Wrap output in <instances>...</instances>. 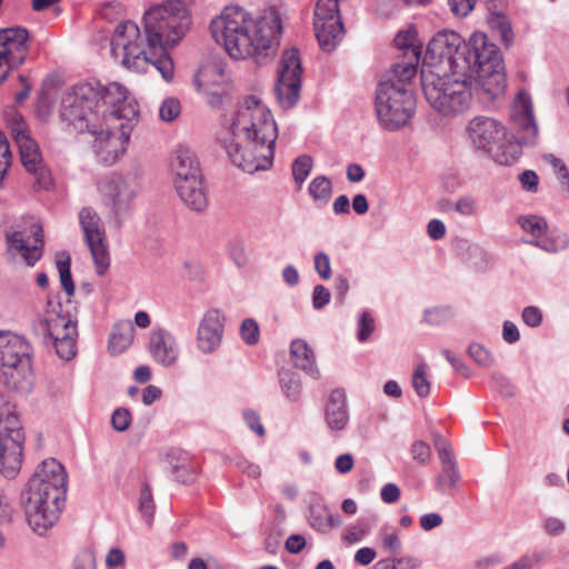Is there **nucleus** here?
I'll return each mask as SVG.
<instances>
[{
	"label": "nucleus",
	"mask_w": 569,
	"mask_h": 569,
	"mask_svg": "<svg viewBox=\"0 0 569 569\" xmlns=\"http://www.w3.org/2000/svg\"><path fill=\"white\" fill-rule=\"evenodd\" d=\"M224 316L218 309H209L202 316L197 330V348L203 355L214 353L221 346Z\"/></svg>",
	"instance_id": "obj_22"
},
{
	"label": "nucleus",
	"mask_w": 569,
	"mask_h": 569,
	"mask_svg": "<svg viewBox=\"0 0 569 569\" xmlns=\"http://www.w3.org/2000/svg\"><path fill=\"white\" fill-rule=\"evenodd\" d=\"M375 319L369 311H363L359 316L357 325V339L360 342H366L371 333L375 331Z\"/></svg>",
	"instance_id": "obj_46"
},
{
	"label": "nucleus",
	"mask_w": 569,
	"mask_h": 569,
	"mask_svg": "<svg viewBox=\"0 0 569 569\" xmlns=\"http://www.w3.org/2000/svg\"><path fill=\"white\" fill-rule=\"evenodd\" d=\"M99 192L104 204L120 219L129 213L139 193V186L133 177L111 174L99 183Z\"/></svg>",
	"instance_id": "obj_15"
},
{
	"label": "nucleus",
	"mask_w": 569,
	"mask_h": 569,
	"mask_svg": "<svg viewBox=\"0 0 569 569\" xmlns=\"http://www.w3.org/2000/svg\"><path fill=\"white\" fill-rule=\"evenodd\" d=\"M315 270L323 280H328L331 274L330 258L326 252H317L313 258Z\"/></svg>",
	"instance_id": "obj_52"
},
{
	"label": "nucleus",
	"mask_w": 569,
	"mask_h": 569,
	"mask_svg": "<svg viewBox=\"0 0 569 569\" xmlns=\"http://www.w3.org/2000/svg\"><path fill=\"white\" fill-rule=\"evenodd\" d=\"M148 349L153 361L162 367H172L178 361L179 347L177 339L164 328L154 327L150 331Z\"/></svg>",
	"instance_id": "obj_23"
},
{
	"label": "nucleus",
	"mask_w": 569,
	"mask_h": 569,
	"mask_svg": "<svg viewBox=\"0 0 569 569\" xmlns=\"http://www.w3.org/2000/svg\"><path fill=\"white\" fill-rule=\"evenodd\" d=\"M181 111L180 101L176 98H167L162 101L159 116L163 121H172L174 120Z\"/></svg>",
	"instance_id": "obj_49"
},
{
	"label": "nucleus",
	"mask_w": 569,
	"mask_h": 569,
	"mask_svg": "<svg viewBox=\"0 0 569 569\" xmlns=\"http://www.w3.org/2000/svg\"><path fill=\"white\" fill-rule=\"evenodd\" d=\"M427 233L432 240H440L446 236V226L439 219H431L427 224Z\"/></svg>",
	"instance_id": "obj_61"
},
{
	"label": "nucleus",
	"mask_w": 569,
	"mask_h": 569,
	"mask_svg": "<svg viewBox=\"0 0 569 569\" xmlns=\"http://www.w3.org/2000/svg\"><path fill=\"white\" fill-rule=\"evenodd\" d=\"M68 475L54 458L43 460L28 482L24 513L28 526L44 536L59 520L67 493Z\"/></svg>",
	"instance_id": "obj_6"
},
{
	"label": "nucleus",
	"mask_w": 569,
	"mask_h": 569,
	"mask_svg": "<svg viewBox=\"0 0 569 569\" xmlns=\"http://www.w3.org/2000/svg\"><path fill=\"white\" fill-rule=\"evenodd\" d=\"M375 110L385 130L397 131L406 127L415 116V94L402 83L386 79L377 86Z\"/></svg>",
	"instance_id": "obj_9"
},
{
	"label": "nucleus",
	"mask_w": 569,
	"mask_h": 569,
	"mask_svg": "<svg viewBox=\"0 0 569 569\" xmlns=\"http://www.w3.org/2000/svg\"><path fill=\"white\" fill-rule=\"evenodd\" d=\"M277 136L270 110L259 98L251 96L239 106L220 144L236 167L254 173L272 166Z\"/></svg>",
	"instance_id": "obj_3"
},
{
	"label": "nucleus",
	"mask_w": 569,
	"mask_h": 569,
	"mask_svg": "<svg viewBox=\"0 0 569 569\" xmlns=\"http://www.w3.org/2000/svg\"><path fill=\"white\" fill-rule=\"evenodd\" d=\"M350 415L347 396L343 390L335 389L330 392L325 406V422L332 433L345 431L349 425Z\"/></svg>",
	"instance_id": "obj_24"
},
{
	"label": "nucleus",
	"mask_w": 569,
	"mask_h": 569,
	"mask_svg": "<svg viewBox=\"0 0 569 569\" xmlns=\"http://www.w3.org/2000/svg\"><path fill=\"white\" fill-rule=\"evenodd\" d=\"M418 63L419 61H416L412 57H409V61L393 64L392 76L389 79L395 80L396 83H402L408 88V82L417 74Z\"/></svg>",
	"instance_id": "obj_36"
},
{
	"label": "nucleus",
	"mask_w": 569,
	"mask_h": 569,
	"mask_svg": "<svg viewBox=\"0 0 569 569\" xmlns=\"http://www.w3.org/2000/svg\"><path fill=\"white\" fill-rule=\"evenodd\" d=\"M210 30L214 41L221 43L232 59L253 57L262 62L279 44L282 22L273 9L252 16L242 7L227 6L211 20Z\"/></svg>",
	"instance_id": "obj_4"
},
{
	"label": "nucleus",
	"mask_w": 569,
	"mask_h": 569,
	"mask_svg": "<svg viewBox=\"0 0 569 569\" xmlns=\"http://www.w3.org/2000/svg\"><path fill=\"white\" fill-rule=\"evenodd\" d=\"M10 133L18 146L23 167L30 173L38 176L39 181L47 183L48 172L42 163L37 142L30 137L28 126L20 113L12 111L8 118Z\"/></svg>",
	"instance_id": "obj_14"
},
{
	"label": "nucleus",
	"mask_w": 569,
	"mask_h": 569,
	"mask_svg": "<svg viewBox=\"0 0 569 569\" xmlns=\"http://www.w3.org/2000/svg\"><path fill=\"white\" fill-rule=\"evenodd\" d=\"M521 320L530 328H537L542 323V311L536 306H528L522 309Z\"/></svg>",
	"instance_id": "obj_53"
},
{
	"label": "nucleus",
	"mask_w": 569,
	"mask_h": 569,
	"mask_svg": "<svg viewBox=\"0 0 569 569\" xmlns=\"http://www.w3.org/2000/svg\"><path fill=\"white\" fill-rule=\"evenodd\" d=\"M6 240L9 254L20 257L27 266H34L43 254V230L39 224H31L29 230L7 233Z\"/></svg>",
	"instance_id": "obj_20"
},
{
	"label": "nucleus",
	"mask_w": 569,
	"mask_h": 569,
	"mask_svg": "<svg viewBox=\"0 0 569 569\" xmlns=\"http://www.w3.org/2000/svg\"><path fill=\"white\" fill-rule=\"evenodd\" d=\"M355 465V460L352 455L350 453H342L338 456L335 460V468L339 473H348L352 470Z\"/></svg>",
	"instance_id": "obj_63"
},
{
	"label": "nucleus",
	"mask_w": 569,
	"mask_h": 569,
	"mask_svg": "<svg viewBox=\"0 0 569 569\" xmlns=\"http://www.w3.org/2000/svg\"><path fill=\"white\" fill-rule=\"evenodd\" d=\"M131 420V413L128 409L118 408L111 416V426L114 430L122 432L130 427Z\"/></svg>",
	"instance_id": "obj_51"
},
{
	"label": "nucleus",
	"mask_w": 569,
	"mask_h": 569,
	"mask_svg": "<svg viewBox=\"0 0 569 569\" xmlns=\"http://www.w3.org/2000/svg\"><path fill=\"white\" fill-rule=\"evenodd\" d=\"M332 182L326 176H317L309 183V194L316 201L327 202L332 194Z\"/></svg>",
	"instance_id": "obj_35"
},
{
	"label": "nucleus",
	"mask_w": 569,
	"mask_h": 569,
	"mask_svg": "<svg viewBox=\"0 0 569 569\" xmlns=\"http://www.w3.org/2000/svg\"><path fill=\"white\" fill-rule=\"evenodd\" d=\"M138 116V103L118 82L80 83L61 100L62 122L78 132L90 133L96 157L106 166L124 154Z\"/></svg>",
	"instance_id": "obj_1"
},
{
	"label": "nucleus",
	"mask_w": 569,
	"mask_h": 569,
	"mask_svg": "<svg viewBox=\"0 0 569 569\" xmlns=\"http://www.w3.org/2000/svg\"><path fill=\"white\" fill-rule=\"evenodd\" d=\"M134 327L131 321L118 322L109 338V350L112 353L123 352L133 341Z\"/></svg>",
	"instance_id": "obj_30"
},
{
	"label": "nucleus",
	"mask_w": 569,
	"mask_h": 569,
	"mask_svg": "<svg viewBox=\"0 0 569 569\" xmlns=\"http://www.w3.org/2000/svg\"><path fill=\"white\" fill-rule=\"evenodd\" d=\"M491 30L507 47L513 41V32L509 19L503 13H491L488 18Z\"/></svg>",
	"instance_id": "obj_33"
},
{
	"label": "nucleus",
	"mask_w": 569,
	"mask_h": 569,
	"mask_svg": "<svg viewBox=\"0 0 569 569\" xmlns=\"http://www.w3.org/2000/svg\"><path fill=\"white\" fill-rule=\"evenodd\" d=\"M279 383L282 393L291 402H297L301 396V380L299 376L290 370L279 372Z\"/></svg>",
	"instance_id": "obj_31"
},
{
	"label": "nucleus",
	"mask_w": 569,
	"mask_h": 569,
	"mask_svg": "<svg viewBox=\"0 0 569 569\" xmlns=\"http://www.w3.org/2000/svg\"><path fill=\"white\" fill-rule=\"evenodd\" d=\"M477 0H448L451 11L458 17L468 16Z\"/></svg>",
	"instance_id": "obj_57"
},
{
	"label": "nucleus",
	"mask_w": 569,
	"mask_h": 569,
	"mask_svg": "<svg viewBox=\"0 0 569 569\" xmlns=\"http://www.w3.org/2000/svg\"><path fill=\"white\" fill-rule=\"evenodd\" d=\"M166 461L169 465L170 473L174 477L177 481L188 482L189 477H184L179 475L180 470H186V462L188 458L184 453L179 450H171L166 456Z\"/></svg>",
	"instance_id": "obj_41"
},
{
	"label": "nucleus",
	"mask_w": 569,
	"mask_h": 569,
	"mask_svg": "<svg viewBox=\"0 0 569 569\" xmlns=\"http://www.w3.org/2000/svg\"><path fill=\"white\" fill-rule=\"evenodd\" d=\"M469 77L439 73L421 69V87L429 106L445 118H456L467 112L472 103Z\"/></svg>",
	"instance_id": "obj_7"
},
{
	"label": "nucleus",
	"mask_w": 569,
	"mask_h": 569,
	"mask_svg": "<svg viewBox=\"0 0 569 569\" xmlns=\"http://www.w3.org/2000/svg\"><path fill=\"white\" fill-rule=\"evenodd\" d=\"M302 73L299 51L296 48L284 50L278 63L274 86L276 98L281 108L290 109L297 104L300 98Z\"/></svg>",
	"instance_id": "obj_12"
},
{
	"label": "nucleus",
	"mask_w": 569,
	"mask_h": 569,
	"mask_svg": "<svg viewBox=\"0 0 569 569\" xmlns=\"http://www.w3.org/2000/svg\"><path fill=\"white\" fill-rule=\"evenodd\" d=\"M243 420L246 425L258 436L262 437L264 435V428L262 423L260 422L259 415L253 410H244L243 413Z\"/></svg>",
	"instance_id": "obj_59"
},
{
	"label": "nucleus",
	"mask_w": 569,
	"mask_h": 569,
	"mask_svg": "<svg viewBox=\"0 0 569 569\" xmlns=\"http://www.w3.org/2000/svg\"><path fill=\"white\" fill-rule=\"evenodd\" d=\"M379 537L385 550L391 553H398L402 549V542L397 530L390 526H383L379 531Z\"/></svg>",
	"instance_id": "obj_43"
},
{
	"label": "nucleus",
	"mask_w": 569,
	"mask_h": 569,
	"mask_svg": "<svg viewBox=\"0 0 569 569\" xmlns=\"http://www.w3.org/2000/svg\"><path fill=\"white\" fill-rule=\"evenodd\" d=\"M174 187L180 199L192 210L202 211L208 206L207 189L203 178L176 182Z\"/></svg>",
	"instance_id": "obj_27"
},
{
	"label": "nucleus",
	"mask_w": 569,
	"mask_h": 569,
	"mask_svg": "<svg viewBox=\"0 0 569 569\" xmlns=\"http://www.w3.org/2000/svg\"><path fill=\"white\" fill-rule=\"evenodd\" d=\"M380 496L383 502L393 503L400 498V489L395 483H387L381 488Z\"/></svg>",
	"instance_id": "obj_62"
},
{
	"label": "nucleus",
	"mask_w": 569,
	"mask_h": 569,
	"mask_svg": "<svg viewBox=\"0 0 569 569\" xmlns=\"http://www.w3.org/2000/svg\"><path fill=\"white\" fill-rule=\"evenodd\" d=\"M417 33L415 30L399 31L395 38V43L399 49L406 50L407 57H412L416 61H420L421 46L416 43Z\"/></svg>",
	"instance_id": "obj_34"
},
{
	"label": "nucleus",
	"mask_w": 569,
	"mask_h": 569,
	"mask_svg": "<svg viewBox=\"0 0 569 569\" xmlns=\"http://www.w3.org/2000/svg\"><path fill=\"white\" fill-rule=\"evenodd\" d=\"M466 42L455 31H439L427 46L422 69H432L439 73H452L460 77L461 70L469 67L466 62Z\"/></svg>",
	"instance_id": "obj_11"
},
{
	"label": "nucleus",
	"mask_w": 569,
	"mask_h": 569,
	"mask_svg": "<svg viewBox=\"0 0 569 569\" xmlns=\"http://www.w3.org/2000/svg\"><path fill=\"white\" fill-rule=\"evenodd\" d=\"M57 270L59 272L60 282L68 296L74 293V283L71 276V261L68 254H61L57 260Z\"/></svg>",
	"instance_id": "obj_38"
},
{
	"label": "nucleus",
	"mask_w": 569,
	"mask_h": 569,
	"mask_svg": "<svg viewBox=\"0 0 569 569\" xmlns=\"http://www.w3.org/2000/svg\"><path fill=\"white\" fill-rule=\"evenodd\" d=\"M472 80L477 81L489 99H498L505 93L507 87L505 63L502 62L489 70L482 69V71L475 74Z\"/></svg>",
	"instance_id": "obj_26"
},
{
	"label": "nucleus",
	"mask_w": 569,
	"mask_h": 569,
	"mask_svg": "<svg viewBox=\"0 0 569 569\" xmlns=\"http://www.w3.org/2000/svg\"><path fill=\"white\" fill-rule=\"evenodd\" d=\"M144 31L133 21L120 23L111 40V50L129 70L147 72L153 67L167 82L173 80L174 63L169 49L186 36L190 19L180 2L168 1L149 8L143 14Z\"/></svg>",
	"instance_id": "obj_2"
},
{
	"label": "nucleus",
	"mask_w": 569,
	"mask_h": 569,
	"mask_svg": "<svg viewBox=\"0 0 569 569\" xmlns=\"http://www.w3.org/2000/svg\"><path fill=\"white\" fill-rule=\"evenodd\" d=\"M194 86L212 108H219L229 100L230 79L218 64L201 70L194 78Z\"/></svg>",
	"instance_id": "obj_21"
},
{
	"label": "nucleus",
	"mask_w": 569,
	"mask_h": 569,
	"mask_svg": "<svg viewBox=\"0 0 569 569\" xmlns=\"http://www.w3.org/2000/svg\"><path fill=\"white\" fill-rule=\"evenodd\" d=\"M313 167V160L308 154H301L295 159L291 171L295 182L300 187L308 176L310 174Z\"/></svg>",
	"instance_id": "obj_40"
},
{
	"label": "nucleus",
	"mask_w": 569,
	"mask_h": 569,
	"mask_svg": "<svg viewBox=\"0 0 569 569\" xmlns=\"http://www.w3.org/2000/svg\"><path fill=\"white\" fill-rule=\"evenodd\" d=\"M290 353L292 361L298 369L303 370L315 380L320 378V371L316 363L315 352L305 340H293L290 346Z\"/></svg>",
	"instance_id": "obj_29"
},
{
	"label": "nucleus",
	"mask_w": 569,
	"mask_h": 569,
	"mask_svg": "<svg viewBox=\"0 0 569 569\" xmlns=\"http://www.w3.org/2000/svg\"><path fill=\"white\" fill-rule=\"evenodd\" d=\"M24 433L13 407H0V475L13 478L22 462ZM12 507L9 498L0 490V521L10 520Z\"/></svg>",
	"instance_id": "obj_8"
},
{
	"label": "nucleus",
	"mask_w": 569,
	"mask_h": 569,
	"mask_svg": "<svg viewBox=\"0 0 569 569\" xmlns=\"http://www.w3.org/2000/svg\"><path fill=\"white\" fill-rule=\"evenodd\" d=\"M331 299L330 291L322 284H317L312 291V307L317 310L326 307Z\"/></svg>",
	"instance_id": "obj_55"
},
{
	"label": "nucleus",
	"mask_w": 569,
	"mask_h": 569,
	"mask_svg": "<svg viewBox=\"0 0 569 569\" xmlns=\"http://www.w3.org/2000/svg\"><path fill=\"white\" fill-rule=\"evenodd\" d=\"M412 387L420 398H426L430 393V382L428 380V367L426 363H419L412 375Z\"/></svg>",
	"instance_id": "obj_42"
},
{
	"label": "nucleus",
	"mask_w": 569,
	"mask_h": 569,
	"mask_svg": "<svg viewBox=\"0 0 569 569\" xmlns=\"http://www.w3.org/2000/svg\"><path fill=\"white\" fill-rule=\"evenodd\" d=\"M240 336L248 346H254L259 342L260 329L256 320L244 319L240 326Z\"/></svg>",
	"instance_id": "obj_45"
},
{
	"label": "nucleus",
	"mask_w": 569,
	"mask_h": 569,
	"mask_svg": "<svg viewBox=\"0 0 569 569\" xmlns=\"http://www.w3.org/2000/svg\"><path fill=\"white\" fill-rule=\"evenodd\" d=\"M369 526L363 521H357L348 527L343 539L349 543L361 541L369 533Z\"/></svg>",
	"instance_id": "obj_50"
},
{
	"label": "nucleus",
	"mask_w": 569,
	"mask_h": 569,
	"mask_svg": "<svg viewBox=\"0 0 569 569\" xmlns=\"http://www.w3.org/2000/svg\"><path fill=\"white\" fill-rule=\"evenodd\" d=\"M313 29L323 51L331 52L345 36L337 0H318L313 13Z\"/></svg>",
	"instance_id": "obj_13"
},
{
	"label": "nucleus",
	"mask_w": 569,
	"mask_h": 569,
	"mask_svg": "<svg viewBox=\"0 0 569 569\" xmlns=\"http://www.w3.org/2000/svg\"><path fill=\"white\" fill-rule=\"evenodd\" d=\"M543 530L550 536H560L566 530V523L557 517H548L543 521Z\"/></svg>",
	"instance_id": "obj_58"
},
{
	"label": "nucleus",
	"mask_w": 569,
	"mask_h": 569,
	"mask_svg": "<svg viewBox=\"0 0 569 569\" xmlns=\"http://www.w3.org/2000/svg\"><path fill=\"white\" fill-rule=\"evenodd\" d=\"M443 210L453 209L463 217H472L478 213L479 206L475 197L470 194L461 196L457 201H446L442 206Z\"/></svg>",
	"instance_id": "obj_37"
},
{
	"label": "nucleus",
	"mask_w": 569,
	"mask_h": 569,
	"mask_svg": "<svg viewBox=\"0 0 569 569\" xmlns=\"http://www.w3.org/2000/svg\"><path fill=\"white\" fill-rule=\"evenodd\" d=\"M31 346L21 336L0 331V378L8 388L24 390L32 375Z\"/></svg>",
	"instance_id": "obj_10"
},
{
	"label": "nucleus",
	"mask_w": 569,
	"mask_h": 569,
	"mask_svg": "<svg viewBox=\"0 0 569 569\" xmlns=\"http://www.w3.org/2000/svg\"><path fill=\"white\" fill-rule=\"evenodd\" d=\"M501 336L508 345H513L520 340V331L517 325L510 320L503 321Z\"/></svg>",
	"instance_id": "obj_56"
},
{
	"label": "nucleus",
	"mask_w": 569,
	"mask_h": 569,
	"mask_svg": "<svg viewBox=\"0 0 569 569\" xmlns=\"http://www.w3.org/2000/svg\"><path fill=\"white\" fill-rule=\"evenodd\" d=\"M79 222L84 241L91 252L96 272L103 276L110 267V256L104 241V229L101 219L92 208L84 207L79 212Z\"/></svg>",
	"instance_id": "obj_16"
},
{
	"label": "nucleus",
	"mask_w": 569,
	"mask_h": 569,
	"mask_svg": "<svg viewBox=\"0 0 569 569\" xmlns=\"http://www.w3.org/2000/svg\"><path fill=\"white\" fill-rule=\"evenodd\" d=\"M172 170L174 172V183L203 178L194 153L187 148L180 147L177 149L172 161Z\"/></svg>",
	"instance_id": "obj_28"
},
{
	"label": "nucleus",
	"mask_w": 569,
	"mask_h": 569,
	"mask_svg": "<svg viewBox=\"0 0 569 569\" xmlns=\"http://www.w3.org/2000/svg\"><path fill=\"white\" fill-rule=\"evenodd\" d=\"M420 527L425 531H430L437 527H440L443 522V518L437 512L425 513L420 517Z\"/></svg>",
	"instance_id": "obj_60"
},
{
	"label": "nucleus",
	"mask_w": 569,
	"mask_h": 569,
	"mask_svg": "<svg viewBox=\"0 0 569 569\" xmlns=\"http://www.w3.org/2000/svg\"><path fill=\"white\" fill-rule=\"evenodd\" d=\"M76 337L77 326L67 325V332L63 333V338H56V341L51 342L59 358L70 360L76 356Z\"/></svg>",
	"instance_id": "obj_32"
},
{
	"label": "nucleus",
	"mask_w": 569,
	"mask_h": 569,
	"mask_svg": "<svg viewBox=\"0 0 569 569\" xmlns=\"http://www.w3.org/2000/svg\"><path fill=\"white\" fill-rule=\"evenodd\" d=\"M463 54L469 67L461 70L460 77H469L471 80L482 69L489 70L503 62L500 50L483 32H473L470 36Z\"/></svg>",
	"instance_id": "obj_17"
},
{
	"label": "nucleus",
	"mask_w": 569,
	"mask_h": 569,
	"mask_svg": "<svg viewBox=\"0 0 569 569\" xmlns=\"http://www.w3.org/2000/svg\"><path fill=\"white\" fill-rule=\"evenodd\" d=\"M436 447L442 465V470L436 478V487L441 493H448L460 479V473L450 446L442 441Z\"/></svg>",
	"instance_id": "obj_25"
},
{
	"label": "nucleus",
	"mask_w": 569,
	"mask_h": 569,
	"mask_svg": "<svg viewBox=\"0 0 569 569\" xmlns=\"http://www.w3.org/2000/svg\"><path fill=\"white\" fill-rule=\"evenodd\" d=\"M228 256L238 268H244L250 261L246 243L239 238L228 243Z\"/></svg>",
	"instance_id": "obj_39"
},
{
	"label": "nucleus",
	"mask_w": 569,
	"mask_h": 569,
	"mask_svg": "<svg viewBox=\"0 0 569 569\" xmlns=\"http://www.w3.org/2000/svg\"><path fill=\"white\" fill-rule=\"evenodd\" d=\"M73 569H96V557L93 552H81L74 560Z\"/></svg>",
	"instance_id": "obj_64"
},
{
	"label": "nucleus",
	"mask_w": 569,
	"mask_h": 569,
	"mask_svg": "<svg viewBox=\"0 0 569 569\" xmlns=\"http://www.w3.org/2000/svg\"><path fill=\"white\" fill-rule=\"evenodd\" d=\"M469 356L480 366L489 368L495 363L491 352L479 343H472L468 349Z\"/></svg>",
	"instance_id": "obj_47"
},
{
	"label": "nucleus",
	"mask_w": 569,
	"mask_h": 569,
	"mask_svg": "<svg viewBox=\"0 0 569 569\" xmlns=\"http://www.w3.org/2000/svg\"><path fill=\"white\" fill-rule=\"evenodd\" d=\"M451 316L449 307H435L425 311V320L433 326H438Z\"/></svg>",
	"instance_id": "obj_54"
},
{
	"label": "nucleus",
	"mask_w": 569,
	"mask_h": 569,
	"mask_svg": "<svg viewBox=\"0 0 569 569\" xmlns=\"http://www.w3.org/2000/svg\"><path fill=\"white\" fill-rule=\"evenodd\" d=\"M517 223L530 237L526 242L546 252L556 253L569 246L568 234L559 230L549 229L546 220L540 216H520L517 219Z\"/></svg>",
	"instance_id": "obj_18"
},
{
	"label": "nucleus",
	"mask_w": 569,
	"mask_h": 569,
	"mask_svg": "<svg viewBox=\"0 0 569 569\" xmlns=\"http://www.w3.org/2000/svg\"><path fill=\"white\" fill-rule=\"evenodd\" d=\"M510 119L515 131L512 136L496 119L475 117L466 128L468 139L478 150L490 153L496 162L511 164L519 158L521 146H535L538 139L531 98L527 92L517 94Z\"/></svg>",
	"instance_id": "obj_5"
},
{
	"label": "nucleus",
	"mask_w": 569,
	"mask_h": 569,
	"mask_svg": "<svg viewBox=\"0 0 569 569\" xmlns=\"http://www.w3.org/2000/svg\"><path fill=\"white\" fill-rule=\"evenodd\" d=\"M67 325L76 326V323L70 319L61 317H57L56 319L48 321L47 332L50 342H54L56 338H63V333L67 332Z\"/></svg>",
	"instance_id": "obj_48"
},
{
	"label": "nucleus",
	"mask_w": 569,
	"mask_h": 569,
	"mask_svg": "<svg viewBox=\"0 0 569 569\" xmlns=\"http://www.w3.org/2000/svg\"><path fill=\"white\" fill-rule=\"evenodd\" d=\"M139 511L146 518L148 523H151L154 513V502L149 485L143 483L139 498Z\"/></svg>",
	"instance_id": "obj_44"
},
{
	"label": "nucleus",
	"mask_w": 569,
	"mask_h": 569,
	"mask_svg": "<svg viewBox=\"0 0 569 569\" xmlns=\"http://www.w3.org/2000/svg\"><path fill=\"white\" fill-rule=\"evenodd\" d=\"M27 29L13 27L0 30V83L9 70L21 66L29 52Z\"/></svg>",
	"instance_id": "obj_19"
}]
</instances>
